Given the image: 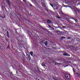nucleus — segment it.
<instances>
[{
  "mask_svg": "<svg viewBox=\"0 0 80 80\" xmlns=\"http://www.w3.org/2000/svg\"><path fill=\"white\" fill-rule=\"evenodd\" d=\"M64 78L66 80H70L71 78L70 75L67 73H65V74Z\"/></svg>",
  "mask_w": 80,
  "mask_h": 80,
  "instance_id": "nucleus-1",
  "label": "nucleus"
},
{
  "mask_svg": "<svg viewBox=\"0 0 80 80\" xmlns=\"http://www.w3.org/2000/svg\"><path fill=\"white\" fill-rule=\"evenodd\" d=\"M24 56H25V58H27L28 60H30V55L28 54H26V56H25L24 53L23 54Z\"/></svg>",
  "mask_w": 80,
  "mask_h": 80,
  "instance_id": "nucleus-2",
  "label": "nucleus"
},
{
  "mask_svg": "<svg viewBox=\"0 0 80 80\" xmlns=\"http://www.w3.org/2000/svg\"><path fill=\"white\" fill-rule=\"evenodd\" d=\"M6 33H7V36L9 38V37H10V36L9 35V32H8V31H7Z\"/></svg>",
  "mask_w": 80,
  "mask_h": 80,
  "instance_id": "nucleus-3",
  "label": "nucleus"
},
{
  "mask_svg": "<svg viewBox=\"0 0 80 80\" xmlns=\"http://www.w3.org/2000/svg\"><path fill=\"white\" fill-rule=\"evenodd\" d=\"M47 23H52V22L50 20H47Z\"/></svg>",
  "mask_w": 80,
  "mask_h": 80,
  "instance_id": "nucleus-4",
  "label": "nucleus"
},
{
  "mask_svg": "<svg viewBox=\"0 0 80 80\" xmlns=\"http://www.w3.org/2000/svg\"><path fill=\"white\" fill-rule=\"evenodd\" d=\"M55 32L56 33H58V35H60V31H55Z\"/></svg>",
  "mask_w": 80,
  "mask_h": 80,
  "instance_id": "nucleus-5",
  "label": "nucleus"
},
{
  "mask_svg": "<svg viewBox=\"0 0 80 80\" xmlns=\"http://www.w3.org/2000/svg\"><path fill=\"white\" fill-rule=\"evenodd\" d=\"M56 17L58 18V19H61V18L60 17V16H59L58 15L56 16Z\"/></svg>",
  "mask_w": 80,
  "mask_h": 80,
  "instance_id": "nucleus-6",
  "label": "nucleus"
},
{
  "mask_svg": "<svg viewBox=\"0 0 80 80\" xmlns=\"http://www.w3.org/2000/svg\"><path fill=\"white\" fill-rule=\"evenodd\" d=\"M44 43L45 44L46 46H47V44H48V42L46 41Z\"/></svg>",
  "mask_w": 80,
  "mask_h": 80,
  "instance_id": "nucleus-7",
  "label": "nucleus"
},
{
  "mask_svg": "<svg viewBox=\"0 0 80 80\" xmlns=\"http://www.w3.org/2000/svg\"><path fill=\"white\" fill-rule=\"evenodd\" d=\"M76 75L79 77H80V74L78 73H76Z\"/></svg>",
  "mask_w": 80,
  "mask_h": 80,
  "instance_id": "nucleus-8",
  "label": "nucleus"
},
{
  "mask_svg": "<svg viewBox=\"0 0 80 80\" xmlns=\"http://www.w3.org/2000/svg\"><path fill=\"white\" fill-rule=\"evenodd\" d=\"M33 52H30V54H31V55L32 56H33Z\"/></svg>",
  "mask_w": 80,
  "mask_h": 80,
  "instance_id": "nucleus-9",
  "label": "nucleus"
},
{
  "mask_svg": "<svg viewBox=\"0 0 80 80\" xmlns=\"http://www.w3.org/2000/svg\"><path fill=\"white\" fill-rule=\"evenodd\" d=\"M64 55H65L66 56H67V55H68V54L66 52H65L64 53Z\"/></svg>",
  "mask_w": 80,
  "mask_h": 80,
  "instance_id": "nucleus-10",
  "label": "nucleus"
},
{
  "mask_svg": "<svg viewBox=\"0 0 80 80\" xmlns=\"http://www.w3.org/2000/svg\"><path fill=\"white\" fill-rule=\"evenodd\" d=\"M42 66H43V67H44V66H45V63H42Z\"/></svg>",
  "mask_w": 80,
  "mask_h": 80,
  "instance_id": "nucleus-11",
  "label": "nucleus"
},
{
  "mask_svg": "<svg viewBox=\"0 0 80 80\" xmlns=\"http://www.w3.org/2000/svg\"><path fill=\"white\" fill-rule=\"evenodd\" d=\"M48 26H49V27H50L51 28H52V26H51V25H48Z\"/></svg>",
  "mask_w": 80,
  "mask_h": 80,
  "instance_id": "nucleus-12",
  "label": "nucleus"
},
{
  "mask_svg": "<svg viewBox=\"0 0 80 80\" xmlns=\"http://www.w3.org/2000/svg\"><path fill=\"white\" fill-rule=\"evenodd\" d=\"M74 20L75 21V22H78V19H75Z\"/></svg>",
  "mask_w": 80,
  "mask_h": 80,
  "instance_id": "nucleus-13",
  "label": "nucleus"
},
{
  "mask_svg": "<svg viewBox=\"0 0 80 80\" xmlns=\"http://www.w3.org/2000/svg\"><path fill=\"white\" fill-rule=\"evenodd\" d=\"M50 5L52 7H53V5L51 3H50Z\"/></svg>",
  "mask_w": 80,
  "mask_h": 80,
  "instance_id": "nucleus-14",
  "label": "nucleus"
},
{
  "mask_svg": "<svg viewBox=\"0 0 80 80\" xmlns=\"http://www.w3.org/2000/svg\"><path fill=\"white\" fill-rule=\"evenodd\" d=\"M38 73H40V71L39 70V69L38 70V71H37Z\"/></svg>",
  "mask_w": 80,
  "mask_h": 80,
  "instance_id": "nucleus-15",
  "label": "nucleus"
},
{
  "mask_svg": "<svg viewBox=\"0 0 80 80\" xmlns=\"http://www.w3.org/2000/svg\"><path fill=\"white\" fill-rule=\"evenodd\" d=\"M62 27L63 28H66V27L65 26H62Z\"/></svg>",
  "mask_w": 80,
  "mask_h": 80,
  "instance_id": "nucleus-16",
  "label": "nucleus"
},
{
  "mask_svg": "<svg viewBox=\"0 0 80 80\" xmlns=\"http://www.w3.org/2000/svg\"><path fill=\"white\" fill-rule=\"evenodd\" d=\"M52 78H53V79L54 80H55V78L53 77V76H52Z\"/></svg>",
  "mask_w": 80,
  "mask_h": 80,
  "instance_id": "nucleus-17",
  "label": "nucleus"
},
{
  "mask_svg": "<svg viewBox=\"0 0 80 80\" xmlns=\"http://www.w3.org/2000/svg\"><path fill=\"white\" fill-rule=\"evenodd\" d=\"M61 38H65V37H62Z\"/></svg>",
  "mask_w": 80,
  "mask_h": 80,
  "instance_id": "nucleus-18",
  "label": "nucleus"
},
{
  "mask_svg": "<svg viewBox=\"0 0 80 80\" xmlns=\"http://www.w3.org/2000/svg\"><path fill=\"white\" fill-rule=\"evenodd\" d=\"M7 49H9V46H8L7 48H6Z\"/></svg>",
  "mask_w": 80,
  "mask_h": 80,
  "instance_id": "nucleus-19",
  "label": "nucleus"
},
{
  "mask_svg": "<svg viewBox=\"0 0 80 80\" xmlns=\"http://www.w3.org/2000/svg\"><path fill=\"white\" fill-rule=\"evenodd\" d=\"M52 28L53 30H55V29H54V28Z\"/></svg>",
  "mask_w": 80,
  "mask_h": 80,
  "instance_id": "nucleus-20",
  "label": "nucleus"
},
{
  "mask_svg": "<svg viewBox=\"0 0 80 80\" xmlns=\"http://www.w3.org/2000/svg\"><path fill=\"white\" fill-rule=\"evenodd\" d=\"M73 2H74V1H78V0H72Z\"/></svg>",
  "mask_w": 80,
  "mask_h": 80,
  "instance_id": "nucleus-21",
  "label": "nucleus"
},
{
  "mask_svg": "<svg viewBox=\"0 0 80 80\" xmlns=\"http://www.w3.org/2000/svg\"><path fill=\"white\" fill-rule=\"evenodd\" d=\"M70 39V38L69 37H68L67 38V39Z\"/></svg>",
  "mask_w": 80,
  "mask_h": 80,
  "instance_id": "nucleus-22",
  "label": "nucleus"
},
{
  "mask_svg": "<svg viewBox=\"0 0 80 80\" xmlns=\"http://www.w3.org/2000/svg\"><path fill=\"white\" fill-rule=\"evenodd\" d=\"M23 1L24 2H25V0H23Z\"/></svg>",
  "mask_w": 80,
  "mask_h": 80,
  "instance_id": "nucleus-23",
  "label": "nucleus"
},
{
  "mask_svg": "<svg viewBox=\"0 0 80 80\" xmlns=\"http://www.w3.org/2000/svg\"><path fill=\"white\" fill-rule=\"evenodd\" d=\"M30 6H32V4H30Z\"/></svg>",
  "mask_w": 80,
  "mask_h": 80,
  "instance_id": "nucleus-24",
  "label": "nucleus"
},
{
  "mask_svg": "<svg viewBox=\"0 0 80 80\" xmlns=\"http://www.w3.org/2000/svg\"><path fill=\"white\" fill-rule=\"evenodd\" d=\"M67 65L65 67H67Z\"/></svg>",
  "mask_w": 80,
  "mask_h": 80,
  "instance_id": "nucleus-25",
  "label": "nucleus"
},
{
  "mask_svg": "<svg viewBox=\"0 0 80 80\" xmlns=\"http://www.w3.org/2000/svg\"><path fill=\"white\" fill-rule=\"evenodd\" d=\"M6 31H7V30L6 29Z\"/></svg>",
  "mask_w": 80,
  "mask_h": 80,
  "instance_id": "nucleus-26",
  "label": "nucleus"
},
{
  "mask_svg": "<svg viewBox=\"0 0 80 80\" xmlns=\"http://www.w3.org/2000/svg\"><path fill=\"white\" fill-rule=\"evenodd\" d=\"M54 62H55V61H54Z\"/></svg>",
  "mask_w": 80,
  "mask_h": 80,
  "instance_id": "nucleus-27",
  "label": "nucleus"
},
{
  "mask_svg": "<svg viewBox=\"0 0 80 80\" xmlns=\"http://www.w3.org/2000/svg\"><path fill=\"white\" fill-rule=\"evenodd\" d=\"M78 11H79V10H78Z\"/></svg>",
  "mask_w": 80,
  "mask_h": 80,
  "instance_id": "nucleus-28",
  "label": "nucleus"
},
{
  "mask_svg": "<svg viewBox=\"0 0 80 80\" xmlns=\"http://www.w3.org/2000/svg\"><path fill=\"white\" fill-rule=\"evenodd\" d=\"M45 10H46V9H45Z\"/></svg>",
  "mask_w": 80,
  "mask_h": 80,
  "instance_id": "nucleus-29",
  "label": "nucleus"
},
{
  "mask_svg": "<svg viewBox=\"0 0 80 80\" xmlns=\"http://www.w3.org/2000/svg\"><path fill=\"white\" fill-rule=\"evenodd\" d=\"M42 13L43 12H42Z\"/></svg>",
  "mask_w": 80,
  "mask_h": 80,
  "instance_id": "nucleus-30",
  "label": "nucleus"
}]
</instances>
